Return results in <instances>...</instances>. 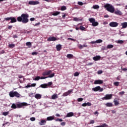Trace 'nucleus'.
<instances>
[{"instance_id": "473e14b6", "label": "nucleus", "mask_w": 127, "mask_h": 127, "mask_svg": "<svg viewBox=\"0 0 127 127\" xmlns=\"http://www.w3.org/2000/svg\"><path fill=\"white\" fill-rule=\"evenodd\" d=\"M114 47L113 45H108L107 46V49H111V48H113Z\"/></svg>"}, {"instance_id": "8fccbe9b", "label": "nucleus", "mask_w": 127, "mask_h": 127, "mask_svg": "<svg viewBox=\"0 0 127 127\" xmlns=\"http://www.w3.org/2000/svg\"><path fill=\"white\" fill-rule=\"evenodd\" d=\"M93 64H94L93 63H89L87 64H86V65L87 66H91V65H93Z\"/></svg>"}, {"instance_id": "b1692460", "label": "nucleus", "mask_w": 127, "mask_h": 127, "mask_svg": "<svg viewBox=\"0 0 127 127\" xmlns=\"http://www.w3.org/2000/svg\"><path fill=\"white\" fill-rule=\"evenodd\" d=\"M54 120V117L52 116H50L47 118V121H53Z\"/></svg>"}, {"instance_id": "2eb2a0df", "label": "nucleus", "mask_w": 127, "mask_h": 127, "mask_svg": "<svg viewBox=\"0 0 127 127\" xmlns=\"http://www.w3.org/2000/svg\"><path fill=\"white\" fill-rule=\"evenodd\" d=\"M82 107H87L88 106V107H91L92 106V104L90 102L85 103L82 104Z\"/></svg>"}, {"instance_id": "864d4df0", "label": "nucleus", "mask_w": 127, "mask_h": 127, "mask_svg": "<svg viewBox=\"0 0 127 127\" xmlns=\"http://www.w3.org/2000/svg\"><path fill=\"white\" fill-rule=\"evenodd\" d=\"M102 73H103V70H98L97 71V74H102Z\"/></svg>"}, {"instance_id": "6e6d98bb", "label": "nucleus", "mask_w": 127, "mask_h": 127, "mask_svg": "<svg viewBox=\"0 0 127 127\" xmlns=\"http://www.w3.org/2000/svg\"><path fill=\"white\" fill-rule=\"evenodd\" d=\"M47 85L48 87V86H51V85H52V82H48V83L47 84Z\"/></svg>"}, {"instance_id": "e433bc0d", "label": "nucleus", "mask_w": 127, "mask_h": 127, "mask_svg": "<svg viewBox=\"0 0 127 127\" xmlns=\"http://www.w3.org/2000/svg\"><path fill=\"white\" fill-rule=\"evenodd\" d=\"M9 114V112L8 111L2 113L3 116H7Z\"/></svg>"}, {"instance_id": "4c0bfd02", "label": "nucleus", "mask_w": 127, "mask_h": 127, "mask_svg": "<svg viewBox=\"0 0 127 127\" xmlns=\"http://www.w3.org/2000/svg\"><path fill=\"white\" fill-rule=\"evenodd\" d=\"M40 79V76H37L35 78L33 79L35 81H38Z\"/></svg>"}, {"instance_id": "79ce46f5", "label": "nucleus", "mask_w": 127, "mask_h": 127, "mask_svg": "<svg viewBox=\"0 0 127 127\" xmlns=\"http://www.w3.org/2000/svg\"><path fill=\"white\" fill-rule=\"evenodd\" d=\"M36 119L35 117H31L30 118V121H31V122H34L35 121Z\"/></svg>"}, {"instance_id": "5701e85b", "label": "nucleus", "mask_w": 127, "mask_h": 127, "mask_svg": "<svg viewBox=\"0 0 127 127\" xmlns=\"http://www.w3.org/2000/svg\"><path fill=\"white\" fill-rule=\"evenodd\" d=\"M40 87L41 88H48V87L47 86V84L45 83V84H41Z\"/></svg>"}, {"instance_id": "c756f323", "label": "nucleus", "mask_w": 127, "mask_h": 127, "mask_svg": "<svg viewBox=\"0 0 127 127\" xmlns=\"http://www.w3.org/2000/svg\"><path fill=\"white\" fill-rule=\"evenodd\" d=\"M99 8H100V6H99V5H94L92 7V8H94V9H98Z\"/></svg>"}, {"instance_id": "a878e982", "label": "nucleus", "mask_w": 127, "mask_h": 127, "mask_svg": "<svg viewBox=\"0 0 127 127\" xmlns=\"http://www.w3.org/2000/svg\"><path fill=\"white\" fill-rule=\"evenodd\" d=\"M11 109H17V104L15 105V104L13 103L11 106Z\"/></svg>"}, {"instance_id": "4468645a", "label": "nucleus", "mask_w": 127, "mask_h": 127, "mask_svg": "<svg viewBox=\"0 0 127 127\" xmlns=\"http://www.w3.org/2000/svg\"><path fill=\"white\" fill-rule=\"evenodd\" d=\"M93 59L94 61H99L101 59V56H96L93 58Z\"/></svg>"}, {"instance_id": "2f4dec72", "label": "nucleus", "mask_w": 127, "mask_h": 127, "mask_svg": "<svg viewBox=\"0 0 127 127\" xmlns=\"http://www.w3.org/2000/svg\"><path fill=\"white\" fill-rule=\"evenodd\" d=\"M125 41L123 40H118L116 42L118 44H123L124 43Z\"/></svg>"}, {"instance_id": "a211bd4d", "label": "nucleus", "mask_w": 127, "mask_h": 127, "mask_svg": "<svg viewBox=\"0 0 127 127\" xmlns=\"http://www.w3.org/2000/svg\"><path fill=\"white\" fill-rule=\"evenodd\" d=\"M121 25L122 26V28H127V22H125L121 23Z\"/></svg>"}, {"instance_id": "69168bd1", "label": "nucleus", "mask_w": 127, "mask_h": 127, "mask_svg": "<svg viewBox=\"0 0 127 127\" xmlns=\"http://www.w3.org/2000/svg\"><path fill=\"white\" fill-rule=\"evenodd\" d=\"M35 86H36V83H33L31 85V87H35Z\"/></svg>"}, {"instance_id": "ddd939ff", "label": "nucleus", "mask_w": 127, "mask_h": 127, "mask_svg": "<svg viewBox=\"0 0 127 127\" xmlns=\"http://www.w3.org/2000/svg\"><path fill=\"white\" fill-rule=\"evenodd\" d=\"M48 41H56L57 39L54 37H50L48 38Z\"/></svg>"}, {"instance_id": "13d9d810", "label": "nucleus", "mask_w": 127, "mask_h": 127, "mask_svg": "<svg viewBox=\"0 0 127 127\" xmlns=\"http://www.w3.org/2000/svg\"><path fill=\"white\" fill-rule=\"evenodd\" d=\"M68 40H71L72 41H75V39L71 38H68L67 39Z\"/></svg>"}, {"instance_id": "bb28decb", "label": "nucleus", "mask_w": 127, "mask_h": 127, "mask_svg": "<svg viewBox=\"0 0 127 127\" xmlns=\"http://www.w3.org/2000/svg\"><path fill=\"white\" fill-rule=\"evenodd\" d=\"M114 103L115 106H118V105H120V103L119 102V101H118V100L116 99H114Z\"/></svg>"}, {"instance_id": "3c124183", "label": "nucleus", "mask_w": 127, "mask_h": 127, "mask_svg": "<svg viewBox=\"0 0 127 127\" xmlns=\"http://www.w3.org/2000/svg\"><path fill=\"white\" fill-rule=\"evenodd\" d=\"M124 94H125L124 91H121L119 93V95H120L121 96H123V95H124Z\"/></svg>"}, {"instance_id": "9d476101", "label": "nucleus", "mask_w": 127, "mask_h": 127, "mask_svg": "<svg viewBox=\"0 0 127 127\" xmlns=\"http://www.w3.org/2000/svg\"><path fill=\"white\" fill-rule=\"evenodd\" d=\"M9 95V96H19V94L16 91H10Z\"/></svg>"}, {"instance_id": "f3484780", "label": "nucleus", "mask_w": 127, "mask_h": 127, "mask_svg": "<svg viewBox=\"0 0 127 127\" xmlns=\"http://www.w3.org/2000/svg\"><path fill=\"white\" fill-rule=\"evenodd\" d=\"M10 23H13L14 22H16L17 21V20H16V18H15V17H11V19H10Z\"/></svg>"}, {"instance_id": "c03bdc74", "label": "nucleus", "mask_w": 127, "mask_h": 127, "mask_svg": "<svg viewBox=\"0 0 127 127\" xmlns=\"http://www.w3.org/2000/svg\"><path fill=\"white\" fill-rule=\"evenodd\" d=\"M57 98H58V96H52V99L53 100H56V99H57Z\"/></svg>"}, {"instance_id": "052dcab7", "label": "nucleus", "mask_w": 127, "mask_h": 127, "mask_svg": "<svg viewBox=\"0 0 127 127\" xmlns=\"http://www.w3.org/2000/svg\"><path fill=\"white\" fill-rule=\"evenodd\" d=\"M47 78V77L42 76V77H40V79L42 80L43 79H46Z\"/></svg>"}, {"instance_id": "c9c22d12", "label": "nucleus", "mask_w": 127, "mask_h": 127, "mask_svg": "<svg viewBox=\"0 0 127 127\" xmlns=\"http://www.w3.org/2000/svg\"><path fill=\"white\" fill-rule=\"evenodd\" d=\"M26 45L29 47H31V43L30 42H28L26 43Z\"/></svg>"}, {"instance_id": "bf43d9fd", "label": "nucleus", "mask_w": 127, "mask_h": 127, "mask_svg": "<svg viewBox=\"0 0 127 127\" xmlns=\"http://www.w3.org/2000/svg\"><path fill=\"white\" fill-rule=\"evenodd\" d=\"M94 114L95 116H98V115H99V112L98 111H95Z\"/></svg>"}, {"instance_id": "412c9836", "label": "nucleus", "mask_w": 127, "mask_h": 127, "mask_svg": "<svg viewBox=\"0 0 127 127\" xmlns=\"http://www.w3.org/2000/svg\"><path fill=\"white\" fill-rule=\"evenodd\" d=\"M78 47L79 48V49H83V48H84V47H88V46L87 45H82L81 44H79L78 45Z\"/></svg>"}, {"instance_id": "dca6fc26", "label": "nucleus", "mask_w": 127, "mask_h": 127, "mask_svg": "<svg viewBox=\"0 0 127 127\" xmlns=\"http://www.w3.org/2000/svg\"><path fill=\"white\" fill-rule=\"evenodd\" d=\"M73 116H74V113L73 112H69L67 114L65 118H70L71 117H73Z\"/></svg>"}, {"instance_id": "0e129e2a", "label": "nucleus", "mask_w": 127, "mask_h": 127, "mask_svg": "<svg viewBox=\"0 0 127 127\" xmlns=\"http://www.w3.org/2000/svg\"><path fill=\"white\" fill-rule=\"evenodd\" d=\"M78 4H79V5H82L83 4V3L81 1H78Z\"/></svg>"}, {"instance_id": "37998d69", "label": "nucleus", "mask_w": 127, "mask_h": 127, "mask_svg": "<svg viewBox=\"0 0 127 127\" xmlns=\"http://www.w3.org/2000/svg\"><path fill=\"white\" fill-rule=\"evenodd\" d=\"M79 29H80V30H85V27H83V26H80L79 27Z\"/></svg>"}, {"instance_id": "20e7f679", "label": "nucleus", "mask_w": 127, "mask_h": 127, "mask_svg": "<svg viewBox=\"0 0 127 127\" xmlns=\"http://www.w3.org/2000/svg\"><path fill=\"white\" fill-rule=\"evenodd\" d=\"M92 91H94V92H98V91L99 92H103V91H104V89L103 88H101L100 86H96V87L92 88Z\"/></svg>"}, {"instance_id": "ea45409f", "label": "nucleus", "mask_w": 127, "mask_h": 127, "mask_svg": "<svg viewBox=\"0 0 127 127\" xmlns=\"http://www.w3.org/2000/svg\"><path fill=\"white\" fill-rule=\"evenodd\" d=\"M67 8H66V6H63L61 7V10H66Z\"/></svg>"}, {"instance_id": "7c9ffc66", "label": "nucleus", "mask_w": 127, "mask_h": 127, "mask_svg": "<svg viewBox=\"0 0 127 127\" xmlns=\"http://www.w3.org/2000/svg\"><path fill=\"white\" fill-rule=\"evenodd\" d=\"M106 107H113V103H107L106 104Z\"/></svg>"}, {"instance_id": "f03ea898", "label": "nucleus", "mask_w": 127, "mask_h": 127, "mask_svg": "<svg viewBox=\"0 0 127 127\" xmlns=\"http://www.w3.org/2000/svg\"><path fill=\"white\" fill-rule=\"evenodd\" d=\"M105 8H106L108 11L111 12V13H114L115 12V7L112 6V4L107 3L104 5Z\"/></svg>"}, {"instance_id": "603ef678", "label": "nucleus", "mask_w": 127, "mask_h": 127, "mask_svg": "<svg viewBox=\"0 0 127 127\" xmlns=\"http://www.w3.org/2000/svg\"><path fill=\"white\" fill-rule=\"evenodd\" d=\"M78 102H82L83 101V98H79L77 99Z\"/></svg>"}, {"instance_id": "6ab92c4d", "label": "nucleus", "mask_w": 127, "mask_h": 127, "mask_svg": "<svg viewBox=\"0 0 127 127\" xmlns=\"http://www.w3.org/2000/svg\"><path fill=\"white\" fill-rule=\"evenodd\" d=\"M62 48V46L60 44L56 46V49H57V51H60V50H61Z\"/></svg>"}, {"instance_id": "9b49d317", "label": "nucleus", "mask_w": 127, "mask_h": 127, "mask_svg": "<svg viewBox=\"0 0 127 127\" xmlns=\"http://www.w3.org/2000/svg\"><path fill=\"white\" fill-rule=\"evenodd\" d=\"M114 13L117 15H122V14H123V12L118 9H116V10L114 11Z\"/></svg>"}, {"instance_id": "f257e3e1", "label": "nucleus", "mask_w": 127, "mask_h": 127, "mask_svg": "<svg viewBox=\"0 0 127 127\" xmlns=\"http://www.w3.org/2000/svg\"><path fill=\"white\" fill-rule=\"evenodd\" d=\"M28 17H29V15H28V14L23 13L20 16H18L17 18V20L19 22H22V23H27V22L29 21Z\"/></svg>"}, {"instance_id": "4be33fe9", "label": "nucleus", "mask_w": 127, "mask_h": 127, "mask_svg": "<svg viewBox=\"0 0 127 127\" xmlns=\"http://www.w3.org/2000/svg\"><path fill=\"white\" fill-rule=\"evenodd\" d=\"M112 97V96H106L103 98V100H111Z\"/></svg>"}, {"instance_id": "39448f33", "label": "nucleus", "mask_w": 127, "mask_h": 127, "mask_svg": "<svg viewBox=\"0 0 127 127\" xmlns=\"http://www.w3.org/2000/svg\"><path fill=\"white\" fill-rule=\"evenodd\" d=\"M27 106V103L25 102L18 103L17 104V109H20V108H22V107H26Z\"/></svg>"}, {"instance_id": "72a5a7b5", "label": "nucleus", "mask_w": 127, "mask_h": 127, "mask_svg": "<svg viewBox=\"0 0 127 127\" xmlns=\"http://www.w3.org/2000/svg\"><path fill=\"white\" fill-rule=\"evenodd\" d=\"M9 48H13L15 46V45L14 44H10L8 45Z\"/></svg>"}, {"instance_id": "774afa93", "label": "nucleus", "mask_w": 127, "mask_h": 127, "mask_svg": "<svg viewBox=\"0 0 127 127\" xmlns=\"http://www.w3.org/2000/svg\"><path fill=\"white\" fill-rule=\"evenodd\" d=\"M11 28H12V26H9L8 27V29H11Z\"/></svg>"}, {"instance_id": "cd10ccee", "label": "nucleus", "mask_w": 127, "mask_h": 127, "mask_svg": "<svg viewBox=\"0 0 127 127\" xmlns=\"http://www.w3.org/2000/svg\"><path fill=\"white\" fill-rule=\"evenodd\" d=\"M73 20H74V21H82L81 19H80V18H77V17H74L73 18Z\"/></svg>"}, {"instance_id": "1a4fd4ad", "label": "nucleus", "mask_w": 127, "mask_h": 127, "mask_svg": "<svg viewBox=\"0 0 127 127\" xmlns=\"http://www.w3.org/2000/svg\"><path fill=\"white\" fill-rule=\"evenodd\" d=\"M52 73V70H47L46 71H44L42 75L43 76H47L48 75H50Z\"/></svg>"}, {"instance_id": "a19ab883", "label": "nucleus", "mask_w": 127, "mask_h": 127, "mask_svg": "<svg viewBox=\"0 0 127 127\" xmlns=\"http://www.w3.org/2000/svg\"><path fill=\"white\" fill-rule=\"evenodd\" d=\"M114 85H115V86H119V85H120V82H118V81H116V82H115L114 83Z\"/></svg>"}, {"instance_id": "4d7b16f0", "label": "nucleus", "mask_w": 127, "mask_h": 127, "mask_svg": "<svg viewBox=\"0 0 127 127\" xmlns=\"http://www.w3.org/2000/svg\"><path fill=\"white\" fill-rule=\"evenodd\" d=\"M38 53L37 52H33L32 53V55H37Z\"/></svg>"}, {"instance_id": "423d86ee", "label": "nucleus", "mask_w": 127, "mask_h": 127, "mask_svg": "<svg viewBox=\"0 0 127 127\" xmlns=\"http://www.w3.org/2000/svg\"><path fill=\"white\" fill-rule=\"evenodd\" d=\"M109 25L111 27H117L119 25V23L117 22H111L109 23Z\"/></svg>"}, {"instance_id": "09e8293b", "label": "nucleus", "mask_w": 127, "mask_h": 127, "mask_svg": "<svg viewBox=\"0 0 127 127\" xmlns=\"http://www.w3.org/2000/svg\"><path fill=\"white\" fill-rule=\"evenodd\" d=\"M90 125H93V124H95V121L94 120H90Z\"/></svg>"}, {"instance_id": "f8f14e48", "label": "nucleus", "mask_w": 127, "mask_h": 127, "mask_svg": "<svg viewBox=\"0 0 127 127\" xmlns=\"http://www.w3.org/2000/svg\"><path fill=\"white\" fill-rule=\"evenodd\" d=\"M72 93H73V89H70L67 92L64 93L63 96H69V95H70Z\"/></svg>"}, {"instance_id": "0eeeda50", "label": "nucleus", "mask_w": 127, "mask_h": 127, "mask_svg": "<svg viewBox=\"0 0 127 127\" xmlns=\"http://www.w3.org/2000/svg\"><path fill=\"white\" fill-rule=\"evenodd\" d=\"M28 3L30 5H35L36 4H39V1L36 0V1H29Z\"/></svg>"}, {"instance_id": "49530a36", "label": "nucleus", "mask_w": 127, "mask_h": 127, "mask_svg": "<svg viewBox=\"0 0 127 127\" xmlns=\"http://www.w3.org/2000/svg\"><path fill=\"white\" fill-rule=\"evenodd\" d=\"M79 72H76L74 74V77H77V76H79Z\"/></svg>"}, {"instance_id": "58836bf2", "label": "nucleus", "mask_w": 127, "mask_h": 127, "mask_svg": "<svg viewBox=\"0 0 127 127\" xmlns=\"http://www.w3.org/2000/svg\"><path fill=\"white\" fill-rule=\"evenodd\" d=\"M102 42H103V40L101 39L96 40V43H102Z\"/></svg>"}, {"instance_id": "7ed1b4c3", "label": "nucleus", "mask_w": 127, "mask_h": 127, "mask_svg": "<svg viewBox=\"0 0 127 127\" xmlns=\"http://www.w3.org/2000/svg\"><path fill=\"white\" fill-rule=\"evenodd\" d=\"M88 20L90 21V23H92V26H98V25H99V23L96 22V19L94 18H90Z\"/></svg>"}, {"instance_id": "e2e57ef3", "label": "nucleus", "mask_w": 127, "mask_h": 127, "mask_svg": "<svg viewBox=\"0 0 127 127\" xmlns=\"http://www.w3.org/2000/svg\"><path fill=\"white\" fill-rule=\"evenodd\" d=\"M91 44H96V43H97V42H96V41H92V42H91Z\"/></svg>"}, {"instance_id": "393cba45", "label": "nucleus", "mask_w": 127, "mask_h": 127, "mask_svg": "<svg viewBox=\"0 0 127 127\" xmlns=\"http://www.w3.org/2000/svg\"><path fill=\"white\" fill-rule=\"evenodd\" d=\"M60 13L61 12L59 11H56L52 14V15H54V16H56L57 15L60 14Z\"/></svg>"}, {"instance_id": "5fc2aeb1", "label": "nucleus", "mask_w": 127, "mask_h": 127, "mask_svg": "<svg viewBox=\"0 0 127 127\" xmlns=\"http://www.w3.org/2000/svg\"><path fill=\"white\" fill-rule=\"evenodd\" d=\"M65 125H66V123L65 122H62L61 123V125L63 126H65Z\"/></svg>"}, {"instance_id": "6e6552de", "label": "nucleus", "mask_w": 127, "mask_h": 127, "mask_svg": "<svg viewBox=\"0 0 127 127\" xmlns=\"http://www.w3.org/2000/svg\"><path fill=\"white\" fill-rule=\"evenodd\" d=\"M103 83H104V81L101 79H99V80H95L94 84L95 85H98V84L100 85L101 84H103Z\"/></svg>"}, {"instance_id": "aec40b11", "label": "nucleus", "mask_w": 127, "mask_h": 127, "mask_svg": "<svg viewBox=\"0 0 127 127\" xmlns=\"http://www.w3.org/2000/svg\"><path fill=\"white\" fill-rule=\"evenodd\" d=\"M46 124V121L42 120L41 122L39 123L40 126H44Z\"/></svg>"}, {"instance_id": "de8ad7c7", "label": "nucleus", "mask_w": 127, "mask_h": 127, "mask_svg": "<svg viewBox=\"0 0 127 127\" xmlns=\"http://www.w3.org/2000/svg\"><path fill=\"white\" fill-rule=\"evenodd\" d=\"M35 98L37 100H39L41 98V96H35Z\"/></svg>"}, {"instance_id": "338daca9", "label": "nucleus", "mask_w": 127, "mask_h": 127, "mask_svg": "<svg viewBox=\"0 0 127 127\" xmlns=\"http://www.w3.org/2000/svg\"><path fill=\"white\" fill-rule=\"evenodd\" d=\"M40 24V22H38L37 23H36L34 26H37V25H39Z\"/></svg>"}, {"instance_id": "c85d7f7f", "label": "nucleus", "mask_w": 127, "mask_h": 127, "mask_svg": "<svg viewBox=\"0 0 127 127\" xmlns=\"http://www.w3.org/2000/svg\"><path fill=\"white\" fill-rule=\"evenodd\" d=\"M67 58H68V59H72L73 58V55L72 54H67L66 56Z\"/></svg>"}, {"instance_id": "680f3d73", "label": "nucleus", "mask_w": 127, "mask_h": 127, "mask_svg": "<svg viewBox=\"0 0 127 127\" xmlns=\"http://www.w3.org/2000/svg\"><path fill=\"white\" fill-rule=\"evenodd\" d=\"M35 20V18H31L30 19V21H34Z\"/></svg>"}, {"instance_id": "a18cd8bd", "label": "nucleus", "mask_w": 127, "mask_h": 127, "mask_svg": "<svg viewBox=\"0 0 127 127\" xmlns=\"http://www.w3.org/2000/svg\"><path fill=\"white\" fill-rule=\"evenodd\" d=\"M11 17H7V18H4V20H6V21H8V20H10Z\"/></svg>"}, {"instance_id": "f704fd0d", "label": "nucleus", "mask_w": 127, "mask_h": 127, "mask_svg": "<svg viewBox=\"0 0 127 127\" xmlns=\"http://www.w3.org/2000/svg\"><path fill=\"white\" fill-rule=\"evenodd\" d=\"M55 75V73H52L50 74L48 77H47V78H53Z\"/></svg>"}]
</instances>
